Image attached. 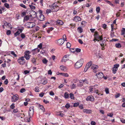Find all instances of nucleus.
<instances>
[{"label":"nucleus","mask_w":125,"mask_h":125,"mask_svg":"<svg viewBox=\"0 0 125 125\" xmlns=\"http://www.w3.org/2000/svg\"><path fill=\"white\" fill-rule=\"evenodd\" d=\"M83 62V59H81L79 60L75 64V68L76 69H78L81 67L82 65Z\"/></svg>","instance_id":"obj_1"},{"label":"nucleus","mask_w":125,"mask_h":125,"mask_svg":"<svg viewBox=\"0 0 125 125\" xmlns=\"http://www.w3.org/2000/svg\"><path fill=\"white\" fill-rule=\"evenodd\" d=\"M58 3L57 2H55L53 3L52 5V9H54V11H57L59 9V7L58 4Z\"/></svg>","instance_id":"obj_2"},{"label":"nucleus","mask_w":125,"mask_h":125,"mask_svg":"<svg viewBox=\"0 0 125 125\" xmlns=\"http://www.w3.org/2000/svg\"><path fill=\"white\" fill-rule=\"evenodd\" d=\"M42 11L41 10H39V11L37 13L35 12L36 14L37 13H39V17L38 18V19L41 21H43L44 20V17L43 15L42 14Z\"/></svg>","instance_id":"obj_3"},{"label":"nucleus","mask_w":125,"mask_h":125,"mask_svg":"<svg viewBox=\"0 0 125 125\" xmlns=\"http://www.w3.org/2000/svg\"><path fill=\"white\" fill-rule=\"evenodd\" d=\"M25 55L24 56V57L27 60H29L30 58L31 55H29V54L31 53V52L29 51H26L24 52Z\"/></svg>","instance_id":"obj_4"},{"label":"nucleus","mask_w":125,"mask_h":125,"mask_svg":"<svg viewBox=\"0 0 125 125\" xmlns=\"http://www.w3.org/2000/svg\"><path fill=\"white\" fill-rule=\"evenodd\" d=\"M18 61L20 64L21 65L24 64L25 62V60L24 59L23 57H22L19 59L18 60Z\"/></svg>","instance_id":"obj_5"},{"label":"nucleus","mask_w":125,"mask_h":125,"mask_svg":"<svg viewBox=\"0 0 125 125\" xmlns=\"http://www.w3.org/2000/svg\"><path fill=\"white\" fill-rule=\"evenodd\" d=\"M119 66V64H116L114 65V67L112 68V70L113 73L114 74L116 73V71L118 70V68Z\"/></svg>","instance_id":"obj_6"},{"label":"nucleus","mask_w":125,"mask_h":125,"mask_svg":"<svg viewBox=\"0 0 125 125\" xmlns=\"http://www.w3.org/2000/svg\"><path fill=\"white\" fill-rule=\"evenodd\" d=\"M18 99L19 96L18 95L16 94L14 95L11 97V101L13 102H16Z\"/></svg>","instance_id":"obj_7"},{"label":"nucleus","mask_w":125,"mask_h":125,"mask_svg":"<svg viewBox=\"0 0 125 125\" xmlns=\"http://www.w3.org/2000/svg\"><path fill=\"white\" fill-rule=\"evenodd\" d=\"M98 67V66L93 64L91 66V68L92 69H93V72L95 73L96 72L97 70Z\"/></svg>","instance_id":"obj_8"},{"label":"nucleus","mask_w":125,"mask_h":125,"mask_svg":"<svg viewBox=\"0 0 125 125\" xmlns=\"http://www.w3.org/2000/svg\"><path fill=\"white\" fill-rule=\"evenodd\" d=\"M65 40L62 39H61L58 40L57 41V44L59 45H61L63 44Z\"/></svg>","instance_id":"obj_9"},{"label":"nucleus","mask_w":125,"mask_h":125,"mask_svg":"<svg viewBox=\"0 0 125 125\" xmlns=\"http://www.w3.org/2000/svg\"><path fill=\"white\" fill-rule=\"evenodd\" d=\"M28 25H29L27 26V28H31L34 27L35 25V23L33 22H28Z\"/></svg>","instance_id":"obj_10"},{"label":"nucleus","mask_w":125,"mask_h":125,"mask_svg":"<svg viewBox=\"0 0 125 125\" xmlns=\"http://www.w3.org/2000/svg\"><path fill=\"white\" fill-rule=\"evenodd\" d=\"M86 100L87 101H93L94 99L93 96H88L86 98Z\"/></svg>","instance_id":"obj_11"},{"label":"nucleus","mask_w":125,"mask_h":125,"mask_svg":"<svg viewBox=\"0 0 125 125\" xmlns=\"http://www.w3.org/2000/svg\"><path fill=\"white\" fill-rule=\"evenodd\" d=\"M96 76H97L98 78L99 79L103 78L104 76L103 74L102 73H98L96 74Z\"/></svg>","instance_id":"obj_12"},{"label":"nucleus","mask_w":125,"mask_h":125,"mask_svg":"<svg viewBox=\"0 0 125 125\" xmlns=\"http://www.w3.org/2000/svg\"><path fill=\"white\" fill-rule=\"evenodd\" d=\"M81 19L80 17L78 16H76L74 18L73 20L76 21H80Z\"/></svg>","instance_id":"obj_13"},{"label":"nucleus","mask_w":125,"mask_h":125,"mask_svg":"<svg viewBox=\"0 0 125 125\" xmlns=\"http://www.w3.org/2000/svg\"><path fill=\"white\" fill-rule=\"evenodd\" d=\"M40 51V49H38L37 48L33 50L32 51V52L33 53V55L35 54V53L39 52Z\"/></svg>","instance_id":"obj_14"},{"label":"nucleus","mask_w":125,"mask_h":125,"mask_svg":"<svg viewBox=\"0 0 125 125\" xmlns=\"http://www.w3.org/2000/svg\"><path fill=\"white\" fill-rule=\"evenodd\" d=\"M94 38L95 39H96L98 40L99 39V41H101L103 39L102 36H100L99 34L96 36H95Z\"/></svg>","instance_id":"obj_15"},{"label":"nucleus","mask_w":125,"mask_h":125,"mask_svg":"<svg viewBox=\"0 0 125 125\" xmlns=\"http://www.w3.org/2000/svg\"><path fill=\"white\" fill-rule=\"evenodd\" d=\"M83 111L84 113H85L86 114H90L91 113V110H88L87 109H83Z\"/></svg>","instance_id":"obj_16"},{"label":"nucleus","mask_w":125,"mask_h":125,"mask_svg":"<svg viewBox=\"0 0 125 125\" xmlns=\"http://www.w3.org/2000/svg\"><path fill=\"white\" fill-rule=\"evenodd\" d=\"M63 23V22L61 20H58L56 21V24L59 25H62Z\"/></svg>","instance_id":"obj_17"},{"label":"nucleus","mask_w":125,"mask_h":125,"mask_svg":"<svg viewBox=\"0 0 125 125\" xmlns=\"http://www.w3.org/2000/svg\"><path fill=\"white\" fill-rule=\"evenodd\" d=\"M47 80H42L41 81V83L43 85H45L47 83Z\"/></svg>","instance_id":"obj_18"},{"label":"nucleus","mask_w":125,"mask_h":125,"mask_svg":"<svg viewBox=\"0 0 125 125\" xmlns=\"http://www.w3.org/2000/svg\"><path fill=\"white\" fill-rule=\"evenodd\" d=\"M34 111H29V115L30 117H31L33 115Z\"/></svg>","instance_id":"obj_19"},{"label":"nucleus","mask_w":125,"mask_h":125,"mask_svg":"<svg viewBox=\"0 0 125 125\" xmlns=\"http://www.w3.org/2000/svg\"><path fill=\"white\" fill-rule=\"evenodd\" d=\"M80 83L83 82L85 84H87L88 83V82L87 80H81L79 81Z\"/></svg>","instance_id":"obj_20"},{"label":"nucleus","mask_w":125,"mask_h":125,"mask_svg":"<svg viewBox=\"0 0 125 125\" xmlns=\"http://www.w3.org/2000/svg\"><path fill=\"white\" fill-rule=\"evenodd\" d=\"M59 74L60 75H62L63 76L66 77H68L69 76V74L67 73H59Z\"/></svg>","instance_id":"obj_21"},{"label":"nucleus","mask_w":125,"mask_h":125,"mask_svg":"<svg viewBox=\"0 0 125 125\" xmlns=\"http://www.w3.org/2000/svg\"><path fill=\"white\" fill-rule=\"evenodd\" d=\"M69 94L67 92H65L64 95V97L65 99H68L69 98Z\"/></svg>","instance_id":"obj_22"},{"label":"nucleus","mask_w":125,"mask_h":125,"mask_svg":"<svg viewBox=\"0 0 125 125\" xmlns=\"http://www.w3.org/2000/svg\"><path fill=\"white\" fill-rule=\"evenodd\" d=\"M60 68L61 69L62 71H65L66 70V67L63 65L60 66Z\"/></svg>","instance_id":"obj_23"},{"label":"nucleus","mask_w":125,"mask_h":125,"mask_svg":"<svg viewBox=\"0 0 125 125\" xmlns=\"http://www.w3.org/2000/svg\"><path fill=\"white\" fill-rule=\"evenodd\" d=\"M77 30L80 33H81L83 31V30L81 27H79L78 28Z\"/></svg>","instance_id":"obj_24"},{"label":"nucleus","mask_w":125,"mask_h":125,"mask_svg":"<svg viewBox=\"0 0 125 125\" xmlns=\"http://www.w3.org/2000/svg\"><path fill=\"white\" fill-rule=\"evenodd\" d=\"M29 16L28 15H27L24 17L23 21H24V20L27 21L29 20Z\"/></svg>","instance_id":"obj_25"},{"label":"nucleus","mask_w":125,"mask_h":125,"mask_svg":"<svg viewBox=\"0 0 125 125\" xmlns=\"http://www.w3.org/2000/svg\"><path fill=\"white\" fill-rule=\"evenodd\" d=\"M39 107L40 108V109L42 110V111L44 112L45 111V109H44L43 106L41 105H39Z\"/></svg>","instance_id":"obj_26"},{"label":"nucleus","mask_w":125,"mask_h":125,"mask_svg":"<svg viewBox=\"0 0 125 125\" xmlns=\"http://www.w3.org/2000/svg\"><path fill=\"white\" fill-rule=\"evenodd\" d=\"M42 62L43 63L46 64L47 63L48 61L46 58H44L42 60Z\"/></svg>","instance_id":"obj_27"},{"label":"nucleus","mask_w":125,"mask_h":125,"mask_svg":"<svg viewBox=\"0 0 125 125\" xmlns=\"http://www.w3.org/2000/svg\"><path fill=\"white\" fill-rule=\"evenodd\" d=\"M115 46L116 48H119L121 47V46L120 43H116L115 44Z\"/></svg>","instance_id":"obj_28"},{"label":"nucleus","mask_w":125,"mask_h":125,"mask_svg":"<svg viewBox=\"0 0 125 125\" xmlns=\"http://www.w3.org/2000/svg\"><path fill=\"white\" fill-rule=\"evenodd\" d=\"M121 31V35H124L125 32V28H123Z\"/></svg>","instance_id":"obj_29"},{"label":"nucleus","mask_w":125,"mask_h":125,"mask_svg":"<svg viewBox=\"0 0 125 125\" xmlns=\"http://www.w3.org/2000/svg\"><path fill=\"white\" fill-rule=\"evenodd\" d=\"M68 60V58H66L63 57L61 61V62H65L66 61Z\"/></svg>","instance_id":"obj_30"},{"label":"nucleus","mask_w":125,"mask_h":125,"mask_svg":"<svg viewBox=\"0 0 125 125\" xmlns=\"http://www.w3.org/2000/svg\"><path fill=\"white\" fill-rule=\"evenodd\" d=\"M70 97L71 99H74V97L73 94L72 93L70 94Z\"/></svg>","instance_id":"obj_31"},{"label":"nucleus","mask_w":125,"mask_h":125,"mask_svg":"<svg viewBox=\"0 0 125 125\" xmlns=\"http://www.w3.org/2000/svg\"><path fill=\"white\" fill-rule=\"evenodd\" d=\"M31 61L32 63L34 64L36 63V59L34 57L31 58Z\"/></svg>","instance_id":"obj_32"},{"label":"nucleus","mask_w":125,"mask_h":125,"mask_svg":"<svg viewBox=\"0 0 125 125\" xmlns=\"http://www.w3.org/2000/svg\"><path fill=\"white\" fill-rule=\"evenodd\" d=\"M92 62L91 61H90L89 62H88L86 64L87 65L89 66L90 67L92 65Z\"/></svg>","instance_id":"obj_33"},{"label":"nucleus","mask_w":125,"mask_h":125,"mask_svg":"<svg viewBox=\"0 0 125 125\" xmlns=\"http://www.w3.org/2000/svg\"><path fill=\"white\" fill-rule=\"evenodd\" d=\"M20 33V32H19V31H17L15 33H14V36H17L19 35Z\"/></svg>","instance_id":"obj_34"},{"label":"nucleus","mask_w":125,"mask_h":125,"mask_svg":"<svg viewBox=\"0 0 125 125\" xmlns=\"http://www.w3.org/2000/svg\"><path fill=\"white\" fill-rule=\"evenodd\" d=\"M29 5L31 9L34 10L35 8V7L34 6H33L32 5Z\"/></svg>","instance_id":"obj_35"},{"label":"nucleus","mask_w":125,"mask_h":125,"mask_svg":"<svg viewBox=\"0 0 125 125\" xmlns=\"http://www.w3.org/2000/svg\"><path fill=\"white\" fill-rule=\"evenodd\" d=\"M113 114L112 113H109L107 115L108 116H110V117H112L113 116Z\"/></svg>","instance_id":"obj_36"},{"label":"nucleus","mask_w":125,"mask_h":125,"mask_svg":"<svg viewBox=\"0 0 125 125\" xmlns=\"http://www.w3.org/2000/svg\"><path fill=\"white\" fill-rule=\"evenodd\" d=\"M100 9L99 7H98L96 8V11L97 13H98L100 12Z\"/></svg>","instance_id":"obj_37"},{"label":"nucleus","mask_w":125,"mask_h":125,"mask_svg":"<svg viewBox=\"0 0 125 125\" xmlns=\"http://www.w3.org/2000/svg\"><path fill=\"white\" fill-rule=\"evenodd\" d=\"M66 45L67 48H68L71 47V45L69 42H68L66 44Z\"/></svg>","instance_id":"obj_38"},{"label":"nucleus","mask_w":125,"mask_h":125,"mask_svg":"<svg viewBox=\"0 0 125 125\" xmlns=\"http://www.w3.org/2000/svg\"><path fill=\"white\" fill-rule=\"evenodd\" d=\"M25 89L24 88L21 89L20 90V92L21 93H23L25 91Z\"/></svg>","instance_id":"obj_39"},{"label":"nucleus","mask_w":125,"mask_h":125,"mask_svg":"<svg viewBox=\"0 0 125 125\" xmlns=\"http://www.w3.org/2000/svg\"><path fill=\"white\" fill-rule=\"evenodd\" d=\"M105 1L107 3H108L110 5H111L112 6H114V5H113V4H112L110 2V1L107 0H105Z\"/></svg>","instance_id":"obj_40"},{"label":"nucleus","mask_w":125,"mask_h":125,"mask_svg":"<svg viewBox=\"0 0 125 125\" xmlns=\"http://www.w3.org/2000/svg\"><path fill=\"white\" fill-rule=\"evenodd\" d=\"M71 86L72 87H71V89H73L75 88L76 87V85L75 84H74V83H73L72 84V86Z\"/></svg>","instance_id":"obj_41"},{"label":"nucleus","mask_w":125,"mask_h":125,"mask_svg":"<svg viewBox=\"0 0 125 125\" xmlns=\"http://www.w3.org/2000/svg\"><path fill=\"white\" fill-rule=\"evenodd\" d=\"M20 6L21 7L24 8V9L26 8V6H25V5H24L23 4L21 3L20 4Z\"/></svg>","instance_id":"obj_42"},{"label":"nucleus","mask_w":125,"mask_h":125,"mask_svg":"<svg viewBox=\"0 0 125 125\" xmlns=\"http://www.w3.org/2000/svg\"><path fill=\"white\" fill-rule=\"evenodd\" d=\"M31 118V117H30V116H29V118H28V117L26 118H27V119H26V122H30L31 121L30 118Z\"/></svg>","instance_id":"obj_43"},{"label":"nucleus","mask_w":125,"mask_h":125,"mask_svg":"<svg viewBox=\"0 0 125 125\" xmlns=\"http://www.w3.org/2000/svg\"><path fill=\"white\" fill-rule=\"evenodd\" d=\"M24 29V28L23 27H22L21 28H20L18 29V30L19 31V32H20L21 33L22 31H23V30Z\"/></svg>","instance_id":"obj_44"},{"label":"nucleus","mask_w":125,"mask_h":125,"mask_svg":"<svg viewBox=\"0 0 125 125\" xmlns=\"http://www.w3.org/2000/svg\"><path fill=\"white\" fill-rule=\"evenodd\" d=\"M26 13L25 11H23L21 13V16L22 17H23L26 14Z\"/></svg>","instance_id":"obj_45"},{"label":"nucleus","mask_w":125,"mask_h":125,"mask_svg":"<svg viewBox=\"0 0 125 125\" xmlns=\"http://www.w3.org/2000/svg\"><path fill=\"white\" fill-rule=\"evenodd\" d=\"M105 91L106 94H108L109 93V90L108 88H106L105 89Z\"/></svg>","instance_id":"obj_46"},{"label":"nucleus","mask_w":125,"mask_h":125,"mask_svg":"<svg viewBox=\"0 0 125 125\" xmlns=\"http://www.w3.org/2000/svg\"><path fill=\"white\" fill-rule=\"evenodd\" d=\"M21 37L23 39L25 38V36L24 33H22L21 34Z\"/></svg>","instance_id":"obj_47"},{"label":"nucleus","mask_w":125,"mask_h":125,"mask_svg":"<svg viewBox=\"0 0 125 125\" xmlns=\"http://www.w3.org/2000/svg\"><path fill=\"white\" fill-rule=\"evenodd\" d=\"M14 104V103L12 104L10 106V108L12 109H13L15 107Z\"/></svg>","instance_id":"obj_48"},{"label":"nucleus","mask_w":125,"mask_h":125,"mask_svg":"<svg viewBox=\"0 0 125 125\" xmlns=\"http://www.w3.org/2000/svg\"><path fill=\"white\" fill-rule=\"evenodd\" d=\"M107 25L105 24H104L102 25V27L104 29H105L106 28Z\"/></svg>","instance_id":"obj_49"},{"label":"nucleus","mask_w":125,"mask_h":125,"mask_svg":"<svg viewBox=\"0 0 125 125\" xmlns=\"http://www.w3.org/2000/svg\"><path fill=\"white\" fill-rule=\"evenodd\" d=\"M44 93L42 92L39 94V96L41 97H42L44 95Z\"/></svg>","instance_id":"obj_50"},{"label":"nucleus","mask_w":125,"mask_h":125,"mask_svg":"<svg viewBox=\"0 0 125 125\" xmlns=\"http://www.w3.org/2000/svg\"><path fill=\"white\" fill-rule=\"evenodd\" d=\"M70 107V105L69 104L67 103L65 105V107L67 109L68 108Z\"/></svg>","instance_id":"obj_51"},{"label":"nucleus","mask_w":125,"mask_h":125,"mask_svg":"<svg viewBox=\"0 0 125 125\" xmlns=\"http://www.w3.org/2000/svg\"><path fill=\"white\" fill-rule=\"evenodd\" d=\"M86 23V22L85 21H82L81 23V24L82 25H83L85 26V25Z\"/></svg>","instance_id":"obj_52"},{"label":"nucleus","mask_w":125,"mask_h":125,"mask_svg":"<svg viewBox=\"0 0 125 125\" xmlns=\"http://www.w3.org/2000/svg\"><path fill=\"white\" fill-rule=\"evenodd\" d=\"M4 5L7 8H8L9 7V5L7 3L4 4Z\"/></svg>","instance_id":"obj_53"},{"label":"nucleus","mask_w":125,"mask_h":125,"mask_svg":"<svg viewBox=\"0 0 125 125\" xmlns=\"http://www.w3.org/2000/svg\"><path fill=\"white\" fill-rule=\"evenodd\" d=\"M11 31L10 30H8L7 31L6 34L8 35H10L11 33Z\"/></svg>","instance_id":"obj_54"},{"label":"nucleus","mask_w":125,"mask_h":125,"mask_svg":"<svg viewBox=\"0 0 125 125\" xmlns=\"http://www.w3.org/2000/svg\"><path fill=\"white\" fill-rule=\"evenodd\" d=\"M75 50L77 52H79L81 51V49H80L77 48L75 49Z\"/></svg>","instance_id":"obj_55"},{"label":"nucleus","mask_w":125,"mask_h":125,"mask_svg":"<svg viewBox=\"0 0 125 125\" xmlns=\"http://www.w3.org/2000/svg\"><path fill=\"white\" fill-rule=\"evenodd\" d=\"M11 54L14 55L15 57H16L17 56L16 54H15L13 51H11Z\"/></svg>","instance_id":"obj_56"},{"label":"nucleus","mask_w":125,"mask_h":125,"mask_svg":"<svg viewBox=\"0 0 125 125\" xmlns=\"http://www.w3.org/2000/svg\"><path fill=\"white\" fill-rule=\"evenodd\" d=\"M38 47L40 48V49H41L42 47V43H40L39 45H38Z\"/></svg>","instance_id":"obj_57"},{"label":"nucleus","mask_w":125,"mask_h":125,"mask_svg":"<svg viewBox=\"0 0 125 125\" xmlns=\"http://www.w3.org/2000/svg\"><path fill=\"white\" fill-rule=\"evenodd\" d=\"M63 39H64H64H65V41H67V40H66V39H67V38H66V35L65 34H64L63 36Z\"/></svg>","instance_id":"obj_58"},{"label":"nucleus","mask_w":125,"mask_h":125,"mask_svg":"<svg viewBox=\"0 0 125 125\" xmlns=\"http://www.w3.org/2000/svg\"><path fill=\"white\" fill-rule=\"evenodd\" d=\"M50 95H51L53 96L54 95V93L52 91H51L49 93Z\"/></svg>","instance_id":"obj_59"},{"label":"nucleus","mask_w":125,"mask_h":125,"mask_svg":"<svg viewBox=\"0 0 125 125\" xmlns=\"http://www.w3.org/2000/svg\"><path fill=\"white\" fill-rule=\"evenodd\" d=\"M79 104L78 103H75L73 105L74 107H76Z\"/></svg>","instance_id":"obj_60"},{"label":"nucleus","mask_w":125,"mask_h":125,"mask_svg":"<svg viewBox=\"0 0 125 125\" xmlns=\"http://www.w3.org/2000/svg\"><path fill=\"white\" fill-rule=\"evenodd\" d=\"M33 108L34 107L33 106L29 108V111H34Z\"/></svg>","instance_id":"obj_61"},{"label":"nucleus","mask_w":125,"mask_h":125,"mask_svg":"<svg viewBox=\"0 0 125 125\" xmlns=\"http://www.w3.org/2000/svg\"><path fill=\"white\" fill-rule=\"evenodd\" d=\"M120 121L122 123H125V119H120Z\"/></svg>","instance_id":"obj_62"},{"label":"nucleus","mask_w":125,"mask_h":125,"mask_svg":"<svg viewBox=\"0 0 125 125\" xmlns=\"http://www.w3.org/2000/svg\"><path fill=\"white\" fill-rule=\"evenodd\" d=\"M78 41L81 44H82L83 43V42L80 39H79L78 40Z\"/></svg>","instance_id":"obj_63"},{"label":"nucleus","mask_w":125,"mask_h":125,"mask_svg":"<svg viewBox=\"0 0 125 125\" xmlns=\"http://www.w3.org/2000/svg\"><path fill=\"white\" fill-rule=\"evenodd\" d=\"M91 124L92 125H95L96 124V123L94 121H92L91 122Z\"/></svg>","instance_id":"obj_64"}]
</instances>
